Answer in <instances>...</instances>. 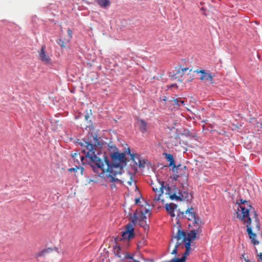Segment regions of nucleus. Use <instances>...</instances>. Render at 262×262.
I'll return each mask as SVG.
<instances>
[{
    "mask_svg": "<svg viewBox=\"0 0 262 262\" xmlns=\"http://www.w3.org/2000/svg\"><path fill=\"white\" fill-rule=\"evenodd\" d=\"M89 139L86 142L84 141L82 146L86 147V149H84L83 151L86 152V157L89 158V163L94 172L96 171V168L102 169L104 163L107 165V168L108 169H122L126 165L125 154L119 153L115 146H109L110 156L112 159L111 162L105 153L98 152L95 154L96 147L102 145L99 138H98L97 136H91Z\"/></svg>",
    "mask_w": 262,
    "mask_h": 262,
    "instance_id": "nucleus-1",
    "label": "nucleus"
},
{
    "mask_svg": "<svg viewBox=\"0 0 262 262\" xmlns=\"http://www.w3.org/2000/svg\"><path fill=\"white\" fill-rule=\"evenodd\" d=\"M236 204L238 205V208L236 211V217L245 224L251 223V217L250 216V212H251V215H252V214L253 215L252 218L254 219L255 228L257 231H259L260 224L258 214L255 209L250 204L242 205L238 202H236Z\"/></svg>",
    "mask_w": 262,
    "mask_h": 262,
    "instance_id": "nucleus-2",
    "label": "nucleus"
},
{
    "mask_svg": "<svg viewBox=\"0 0 262 262\" xmlns=\"http://www.w3.org/2000/svg\"><path fill=\"white\" fill-rule=\"evenodd\" d=\"M137 215L138 210H136V212L133 213V216H131V223L127 224L125 227L124 230L121 232L122 239H130L135 236L133 226L137 224V221H138Z\"/></svg>",
    "mask_w": 262,
    "mask_h": 262,
    "instance_id": "nucleus-3",
    "label": "nucleus"
},
{
    "mask_svg": "<svg viewBox=\"0 0 262 262\" xmlns=\"http://www.w3.org/2000/svg\"><path fill=\"white\" fill-rule=\"evenodd\" d=\"M201 232L202 228H200L199 227L194 228L192 227V229L189 230L188 232H186L181 229V226L179 225L177 233L174 237L178 240H180L182 238H186L191 241L194 239L196 238V235L200 233Z\"/></svg>",
    "mask_w": 262,
    "mask_h": 262,
    "instance_id": "nucleus-4",
    "label": "nucleus"
},
{
    "mask_svg": "<svg viewBox=\"0 0 262 262\" xmlns=\"http://www.w3.org/2000/svg\"><path fill=\"white\" fill-rule=\"evenodd\" d=\"M122 169L114 168L108 169V168H107L106 178L110 182L114 183L116 184L122 185L123 184V182L118 178H116L117 175L121 174L122 173Z\"/></svg>",
    "mask_w": 262,
    "mask_h": 262,
    "instance_id": "nucleus-5",
    "label": "nucleus"
},
{
    "mask_svg": "<svg viewBox=\"0 0 262 262\" xmlns=\"http://www.w3.org/2000/svg\"><path fill=\"white\" fill-rule=\"evenodd\" d=\"M91 136H97V135H93L92 133H91V134L89 133V135H88V139L86 140L84 139L82 140V141H81L79 143V144L81 145V146L82 147V152L83 153H84L85 154V155L84 156H81L80 154H75L74 155L72 156L74 160H78V158H79L80 159L81 161L82 164L83 165H85L86 164H89V165H90L91 166V165L89 163V158H86V152H85L83 151L84 149H86V147L85 146H82V144L84 141L86 142L87 141H88L90 139L89 138H90V137Z\"/></svg>",
    "mask_w": 262,
    "mask_h": 262,
    "instance_id": "nucleus-6",
    "label": "nucleus"
},
{
    "mask_svg": "<svg viewBox=\"0 0 262 262\" xmlns=\"http://www.w3.org/2000/svg\"><path fill=\"white\" fill-rule=\"evenodd\" d=\"M152 190L156 193V194L154 196L155 201H159L160 200V196L163 193V189L165 188L167 189V185L164 186V182L163 181H157V183L151 184Z\"/></svg>",
    "mask_w": 262,
    "mask_h": 262,
    "instance_id": "nucleus-7",
    "label": "nucleus"
},
{
    "mask_svg": "<svg viewBox=\"0 0 262 262\" xmlns=\"http://www.w3.org/2000/svg\"><path fill=\"white\" fill-rule=\"evenodd\" d=\"M171 187L169 184H167L166 194H168L171 200H176L179 201L189 200V193L187 191H181L180 195L171 194L170 193Z\"/></svg>",
    "mask_w": 262,
    "mask_h": 262,
    "instance_id": "nucleus-8",
    "label": "nucleus"
},
{
    "mask_svg": "<svg viewBox=\"0 0 262 262\" xmlns=\"http://www.w3.org/2000/svg\"><path fill=\"white\" fill-rule=\"evenodd\" d=\"M128 155H130L131 159L140 168H144L145 167V162L144 160L141 159L140 156L136 154H131L130 150L129 148H127V150L125 151Z\"/></svg>",
    "mask_w": 262,
    "mask_h": 262,
    "instance_id": "nucleus-9",
    "label": "nucleus"
},
{
    "mask_svg": "<svg viewBox=\"0 0 262 262\" xmlns=\"http://www.w3.org/2000/svg\"><path fill=\"white\" fill-rule=\"evenodd\" d=\"M194 73L197 74H201L200 79L201 80H206L210 82V83H213V76L210 73L207 72L205 70L196 69L194 71Z\"/></svg>",
    "mask_w": 262,
    "mask_h": 262,
    "instance_id": "nucleus-10",
    "label": "nucleus"
},
{
    "mask_svg": "<svg viewBox=\"0 0 262 262\" xmlns=\"http://www.w3.org/2000/svg\"><path fill=\"white\" fill-rule=\"evenodd\" d=\"M247 227V232L249 235V238H250L252 243L254 245H258L259 242L256 239V234L252 232V227L251 223H248L245 224Z\"/></svg>",
    "mask_w": 262,
    "mask_h": 262,
    "instance_id": "nucleus-11",
    "label": "nucleus"
},
{
    "mask_svg": "<svg viewBox=\"0 0 262 262\" xmlns=\"http://www.w3.org/2000/svg\"><path fill=\"white\" fill-rule=\"evenodd\" d=\"M46 46H42L40 50L38 51L39 59L43 62L47 63H50L51 58L45 52Z\"/></svg>",
    "mask_w": 262,
    "mask_h": 262,
    "instance_id": "nucleus-12",
    "label": "nucleus"
},
{
    "mask_svg": "<svg viewBox=\"0 0 262 262\" xmlns=\"http://www.w3.org/2000/svg\"><path fill=\"white\" fill-rule=\"evenodd\" d=\"M166 160L169 162L168 166L171 167V170L173 172L175 171V168H176V165L174 163V160L172 155L170 154H168L167 152H164L163 154Z\"/></svg>",
    "mask_w": 262,
    "mask_h": 262,
    "instance_id": "nucleus-13",
    "label": "nucleus"
},
{
    "mask_svg": "<svg viewBox=\"0 0 262 262\" xmlns=\"http://www.w3.org/2000/svg\"><path fill=\"white\" fill-rule=\"evenodd\" d=\"M137 124L140 132L142 134H144L147 131V123L142 119H138L137 120Z\"/></svg>",
    "mask_w": 262,
    "mask_h": 262,
    "instance_id": "nucleus-14",
    "label": "nucleus"
},
{
    "mask_svg": "<svg viewBox=\"0 0 262 262\" xmlns=\"http://www.w3.org/2000/svg\"><path fill=\"white\" fill-rule=\"evenodd\" d=\"M137 217L139 222V225L141 227L145 228L147 226L146 220L147 217L144 213H141L138 212Z\"/></svg>",
    "mask_w": 262,
    "mask_h": 262,
    "instance_id": "nucleus-15",
    "label": "nucleus"
},
{
    "mask_svg": "<svg viewBox=\"0 0 262 262\" xmlns=\"http://www.w3.org/2000/svg\"><path fill=\"white\" fill-rule=\"evenodd\" d=\"M177 208V205L174 203L167 204L165 205V209L167 210L168 214L171 216H175L174 210Z\"/></svg>",
    "mask_w": 262,
    "mask_h": 262,
    "instance_id": "nucleus-16",
    "label": "nucleus"
},
{
    "mask_svg": "<svg viewBox=\"0 0 262 262\" xmlns=\"http://www.w3.org/2000/svg\"><path fill=\"white\" fill-rule=\"evenodd\" d=\"M193 210V207L188 208L185 211V216L189 221L193 220V219L195 217L196 215L195 212L192 211Z\"/></svg>",
    "mask_w": 262,
    "mask_h": 262,
    "instance_id": "nucleus-17",
    "label": "nucleus"
},
{
    "mask_svg": "<svg viewBox=\"0 0 262 262\" xmlns=\"http://www.w3.org/2000/svg\"><path fill=\"white\" fill-rule=\"evenodd\" d=\"M190 251V250H185V252L184 253L183 256L180 258L174 257L171 259V262H186V258L188 255V253Z\"/></svg>",
    "mask_w": 262,
    "mask_h": 262,
    "instance_id": "nucleus-18",
    "label": "nucleus"
},
{
    "mask_svg": "<svg viewBox=\"0 0 262 262\" xmlns=\"http://www.w3.org/2000/svg\"><path fill=\"white\" fill-rule=\"evenodd\" d=\"M202 224L201 219L197 215L193 219V226L194 228H201V225Z\"/></svg>",
    "mask_w": 262,
    "mask_h": 262,
    "instance_id": "nucleus-19",
    "label": "nucleus"
},
{
    "mask_svg": "<svg viewBox=\"0 0 262 262\" xmlns=\"http://www.w3.org/2000/svg\"><path fill=\"white\" fill-rule=\"evenodd\" d=\"M52 251H53V249L50 248L45 249L41 250V251L39 252L38 253H37L36 254V256L37 257L44 256L46 255V254L49 253Z\"/></svg>",
    "mask_w": 262,
    "mask_h": 262,
    "instance_id": "nucleus-20",
    "label": "nucleus"
},
{
    "mask_svg": "<svg viewBox=\"0 0 262 262\" xmlns=\"http://www.w3.org/2000/svg\"><path fill=\"white\" fill-rule=\"evenodd\" d=\"M90 118V116H89V114L87 113L85 115H84V119H85V120L86 121L88 122V123L89 124L86 125V127H88L89 129L91 130H93L94 129V126L92 124V123L91 122V120H89Z\"/></svg>",
    "mask_w": 262,
    "mask_h": 262,
    "instance_id": "nucleus-21",
    "label": "nucleus"
},
{
    "mask_svg": "<svg viewBox=\"0 0 262 262\" xmlns=\"http://www.w3.org/2000/svg\"><path fill=\"white\" fill-rule=\"evenodd\" d=\"M101 7L105 8L106 7L110 6L111 5V3L110 0H101L98 4Z\"/></svg>",
    "mask_w": 262,
    "mask_h": 262,
    "instance_id": "nucleus-22",
    "label": "nucleus"
},
{
    "mask_svg": "<svg viewBox=\"0 0 262 262\" xmlns=\"http://www.w3.org/2000/svg\"><path fill=\"white\" fill-rule=\"evenodd\" d=\"M183 241L184 243L185 249L186 250H190L191 249L190 245H191V241L190 239H187L186 238H183Z\"/></svg>",
    "mask_w": 262,
    "mask_h": 262,
    "instance_id": "nucleus-23",
    "label": "nucleus"
},
{
    "mask_svg": "<svg viewBox=\"0 0 262 262\" xmlns=\"http://www.w3.org/2000/svg\"><path fill=\"white\" fill-rule=\"evenodd\" d=\"M181 191L178 188L174 186H173V188L172 189L171 188L170 193L171 194L177 195V194H178V195H180L181 193Z\"/></svg>",
    "mask_w": 262,
    "mask_h": 262,
    "instance_id": "nucleus-24",
    "label": "nucleus"
},
{
    "mask_svg": "<svg viewBox=\"0 0 262 262\" xmlns=\"http://www.w3.org/2000/svg\"><path fill=\"white\" fill-rule=\"evenodd\" d=\"M114 253L117 257L121 258L122 254L120 252V248L119 247H118L116 246V248H114Z\"/></svg>",
    "mask_w": 262,
    "mask_h": 262,
    "instance_id": "nucleus-25",
    "label": "nucleus"
},
{
    "mask_svg": "<svg viewBox=\"0 0 262 262\" xmlns=\"http://www.w3.org/2000/svg\"><path fill=\"white\" fill-rule=\"evenodd\" d=\"M182 104H185V101L180 98H176L175 103H173V105H177L178 106H180Z\"/></svg>",
    "mask_w": 262,
    "mask_h": 262,
    "instance_id": "nucleus-26",
    "label": "nucleus"
},
{
    "mask_svg": "<svg viewBox=\"0 0 262 262\" xmlns=\"http://www.w3.org/2000/svg\"><path fill=\"white\" fill-rule=\"evenodd\" d=\"M185 216V211L183 212V211H180V210H179L178 212L177 213V218L179 219V220L180 219L184 218Z\"/></svg>",
    "mask_w": 262,
    "mask_h": 262,
    "instance_id": "nucleus-27",
    "label": "nucleus"
},
{
    "mask_svg": "<svg viewBox=\"0 0 262 262\" xmlns=\"http://www.w3.org/2000/svg\"><path fill=\"white\" fill-rule=\"evenodd\" d=\"M134 254L126 253L124 255V258H122V260H124V259H132L133 260V259H134Z\"/></svg>",
    "mask_w": 262,
    "mask_h": 262,
    "instance_id": "nucleus-28",
    "label": "nucleus"
},
{
    "mask_svg": "<svg viewBox=\"0 0 262 262\" xmlns=\"http://www.w3.org/2000/svg\"><path fill=\"white\" fill-rule=\"evenodd\" d=\"M68 34V38L67 39V41L69 42L70 40L72 38V31L70 29H68L67 30Z\"/></svg>",
    "mask_w": 262,
    "mask_h": 262,
    "instance_id": "nucleus-29",
    "label": "nucleus"
},
{
    "mask_svg": "<svg viewBox=\"0 0 262 262\" xmlns=\"http://www.w3.org/2000/svg\"><path fill=\"white\" fill-rule=\"evenodd\" d=\"M57 43L61 48H65V47H66L65 46V42L61 39H58L57 41Z\"/></svg>",
    "mask_w": 262,
    "mask_h": 262,
    "instance_id": "nucleus-30",
    "label": "nucleus"
},
{
    "mask_svg": "<svg viewBox=\"0 0 262 262\" xmlns=\"http://www.w3.org/2000/svg\"><path fill=\"white\" fill-rule=\"evenodd\" d=\"M236 202H238L240 203V204H241L242 205H248L250 204V203H249L248 201L244 200L243 199H239V201H237Z\"/></svg>",
    "mask_w": 262,
    "mask_h": 262,
    "instance_id": "nucleus-31",
    "label": "nucleus"
},
{
    "mask_svg": "<svg viewBox=\"0 0 262 262\" xmlns=\"http://www.w3.org/2000/svg\"><path fill=\"white\" fill-rule=\"evenodd\" d=\"M145 244V242L144 240L140 241L137 244V248L138 249L141 248Z\"/></svg>",
    "mask_w": 262,
    "mask_h": 262,
    "instance_id": "nucleus-32",
    "label": "nucleus"
},
{
    "mask_svg": "<svg viewBox=\"0 0 262 262\" xmlns=\"http://www.w3.org/2000/svg\"><path fill=\"white\" fill-rule=\"evenodd\" d=\"M176 99V98H175L174 97H171L170 98H168V100L170 103H171L172 105H173V103H175Z\"/></svg>",
    "mask_w": 262,
    "mask_h": 262,
    "instance_id": "nucleus-33",
    "label": "nucleus"
},
{
    "mask_svg": "<svg viewBox=\"0 0 262 262\" xmlns=\"http://www.w3.org/2000/svg\"><path fill=\"white\" fill-rule=\"evenodd\" d=\"M149 210L148 209L144 208V209L141 210L139 211V212L141 213H144V215L148 213L149 212Z\"/></svg>",
    "mask_w": 262,
    "mask_h": 262,
    "instance_id": "nucleus-34",
    "label": "nucleus"
},
{
    "mask_svg": "<svg viewBox=\"0 0 262 262\" xmlns=\"http://www.w3.org/2000/svg\"><path fill=\"white\" fill-rule=\"evenodd\" d=\"M180 244H177L174 249L172 250L171 254H176L177 253V248L179 246Z\"/></svg>",
    "mask_w": 262,
    "mask_h": 262,
    "instance_id": "nucleus-35",
    "label": "nucleus"
},
{
    "mask_svg": "<svg viewBox=\"0 0 262 262\" xmlns=\"http://www.w3.org/2000/svg\"><path fill=\"white\" fill-rule=\"evenodd\" d=\"M77 170H78V166H76V167H74V168H69L68 169V171H70V172H77Z\"/></svg>",
    "mask_w": 262,
    "mask_h": 262,
    "instance_id": "nucleus-36",
    "label": "nucleus"
},
{
    "mask_svg": "<svg viewBox=\"0 0 262 262\" xmlns=\"http://www.w3.org/2000/svg\"><path fill=\"white\" fill-rule=\"evenodd\" d=\"M185 133L184 134L187 136V137H191L192 136V134L191 132H190L188 130H185L184 131Z\"/></svg>",
    "mask_w": 262,
    "mask_h": 262,
    "instance_id": "nucleus-37",
    "label": "nucleus"
},
{
    "mask_svg": "<svg viewBox=\"0 0 262 262\" xmlns=\"http://www.w3.org/2000/svg\"><path fill=\"white\" fill-rule=\"evenodd\" d=\"M78 170H80V173L81 175L83 174V171H84V168L82 166H78Z\"/></svg>",
    "mask_w": 262,
    "mask_h": 262,
    "instance_id": "nucleus-38",
    "label": "nucleus"
},
{
    "mask_svg": "<svg viewBox=\"0 0 262 262\" xmlns=\"http://www.w3.org/2000/svg\"><path fill=\"white\" fill-rule=\"evenodd\" d=\"M187 70H188V68H179L177 73H178L180 72V70H181L182 72H184V71H187Z\"/></svg>",
    "mask_w": 262,
    "mask_h": 262,
    "instance_id": "nucleus-39",
    "label": "nucleus"
},
{
    "mask_svg": "<svg viewBox=\"0 0 262 262\" xmlns=\"http://www.w3.org/2000/svg\"><path fill=\"white\" fill-rule=\"evenodd\" d=\"M179 178V176L178 174H176L173 176L172 179H173V180L177 181Z\"/></svg>",
    "mask_w": 262,
    "mask_h": 262,
    "instance_id": "nucleus-40",
    "label": "nucleus"
},
{
    "mask_svg": "<svg viewBox=\"0 0 262 262\" xmlns=\"http://www.w3.org/2000/svg\"><path fill=\"white\" fill-rule=\"evenodd\" d=\"M116 184L115 183H112V184L111 185V188L112 189H114V188H115L116 187Z\"/></svg>",
    "mask_w": 262,
    "mask_h": 262,
    "instance_id": "nucleus-41",
    "label": "nucleus"
},
{
    "mask_svg": "<svg viewBox=\"0 0 262 262\" xmlns=\"http://www.w3.org/2000/svg\"><path fill=\"white\" fill-rule=\"evenodd\" d=\"M257 256L259 257V258L262 261V253H259Z\"/></svg>",
    "mask_w": 262,
    "mask_h": 262,
    "instance_id": "nucleus-42",
    "label": "nucleus"
},
{
    "mask_svg": "<svg viewBox=\"0 0 262 262\" xmlns=\"http://www.w3.org/2000/svg\"><path fill=\"white\" fill-rule=\"evenodd\" d=\"M140 202V198L136 199V204H138Z\"/></svg>",
    "mask_w": 262,
    "mask_h": 262,
    "instance_id": "nucleus-43",
    "label": "nucleus"
},
{
    "mask_svg": "<svg viewBox=\"0 0 262 262\" xmlns=\"http://www.w3.org/2000/svg\"><path fill=\"white\" fill-rule=\"evenodd\" d=\"M244 260L246 262H250V260L247 258H244Z\"/></svg>",
    "mask_w": 262,
    "mask_h": 262,
    "instance_id": "nucleus-44",
    "label": "nucleus"
},
{
    "mask_svg": "<svg viewBox=\"0 0 262 262\" xmlns=\"http://www.w3.org/2000/svg\"><path fill=\"white\" fill-rule=\"evenodd\" d=\"M167 100H168V99H167L166 97H164L163 99V100L164 101H166Z\"/></svg>",
    "mask_w": 262,
    "mask_h": 262,
    "instance_id": "nucleus-45",
    "label": "nucleus"
},
{
    "mask_svg": "<svg viewBox=\"0 0 262 262\" xmlns=\"http://www.w3.org/2000/svg\"><path fill=\"white\" fill-rule=\"evenodd\" d=\"M95 2H96L98 4H99L100 2H101V0H94Z\"/></svg>",
    "mask_w": 262,
    "mask_h": 262,
    "instance_id": "nucleus-46",
    "label": "nucleus"
},
{
    "mask_svg": "<svg viewBox=\"0 0 262 262\" xmlns=\"http://www.w3.org/2000/svg\"><path fill=\"white\" fill-rule=\"evenodd\" d=\"M180 165H180V164H179V165H178L176 166V168H175V171H176V170H177V168H179V167L180 166Z\"/></svg>",
    "mask_w": 262,
    "mask_h": 262,
    "instance_id": "nucleus-47",
    "label": "nucleus"
},
{
    "mask_svg": "<svg viewBox=\"0 0 262 262\" xmlns=\"http://www.w3.org/2000/svg\"><path fill=\"white\" fill-rule=\"evenodd\" d=\"M133 261L134 262H140L139 260H137V259H133Z\"/></svg>",
    "mask_w": 262,
    "mask_h": 262,
    "instance_id": "nucleus-48",
    "label": "nucleus"
},
{
    "mask_svg": "<svg viewBox=\"0 0 262 262\" xmlns=\"http://www.w3.org/2000/svg\"><path fill=\"white\" fill-rule=\"evenodd\" d=\"M128 183L130 185H132V182H128Z\"/></svg>",
    "mask_w": 262,
    "mask_h": 262,
    "instance_id": "nucleus-49",
    "label": "nucleus"
},
{
    "mask_svg": "<svg viewBox=\"0 0 262 262\" xmlns=\"http://www.w3.org/2000/svg\"><path fill=\"white\" fill-rule=\"evenodd\" d=\"M250 262H255L254 260L250 261Z\"/></svg>",
    "mask_w": 262,
    "mask_h": 262,
    "instance_id": "nucleus-50",
    "label": "nucleus"
}]
</instances>
